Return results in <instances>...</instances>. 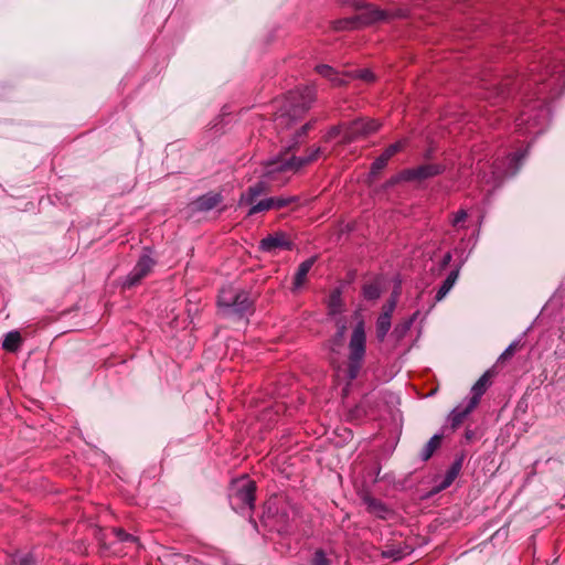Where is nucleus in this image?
I'll return each instance as SVG.
<instances>
[{
  "label": "nucleus",
  "mask_w": 565,
  "mask_h": 565,
  "mask_svg": "<svg viewBox=\"0 0 565 565\" xmlns=\"http://www.w3.org/2000/svg\"><path fill=\"white\" fill-rule=\"evenodd\" d=\"M562 291H563V292H565V285H564V287H563Z\"/></svg>",
  "instance_id": "de8ad7c7"
},
{
  "label": "nucleus",
  "mask_w": 565,
  "mask_h": 565,
  "mask_svg": "<svg viewBox=\"0 0 565 565\" xmlns=\"http://www.w3.org/2000/svg\"><path fill=\"white\" fill-rule=\"evenodd\" d=\"M382 289L379 281L366 284L363 287V296L367 300H375L381 296Z\"/></svg>",
  "instance_id": "cd10ccee"
},
{
  "label": "nucleus",
  "mask_w": 565,
  "mask_h": 565,
  "mask_svg": "<svg viewBox=\"0 0 565 565\" xmlns=\"http://www.w3.org/2000/svg\"><path fill=\"white\" fill-rule=\"evenodd\" d=\"M476 406H471L470 402H468V404L463 407H461V406L456 407L451 412V415H450L451 427L457 428L463 422V419L468 416V414L471 413V411Z\"/></svg>",
  "instance_id": "412c9836"
},
{
  "label": "nucleus",
  "mask_w": 565,
  "mask_h": 565,
  "mask_svg": "<svg viewBox=\"0 0 565 565\" xmlns=\"http://www.w3.org/2000/svg\"><path fill=\"white\" fill-rule=\"evenodd\" d=\"M405 15H406V13H405L403 10H398V11H396L394 14H391V18H392V17L403 18V17H405Z\"/></svg>",
  "instance_id": "a18cd8bd"
},
{
  "label": "nucleus",
  "mask_w": 565,
  "mask_h": 565,
  "mask_svg": "<svg viewBox=\"0 0 565 565\" xmlns=\"http://www.w3.org/2000/svg\"><path fill=\"white\" fill-rule=\"evenodd\" d=\"M271 199L274 200L273 210H279L281 207H285L288 204H290L297 200L296 196L271 198Z\"/></svg>",
  "instance_id": "e433bc0d"
},
{
  "label": "nucleus",
  "mask_w": 565,
  "mask_h": 565,
  "mask_svg": "<svg viewBox=\"0 0 565 565\" xmlns=\"http://www.w3.org/2000/svg\"><path fill=\"white\" fill-rule=\"evenodd\" d=\"M366 350V334L363 320H360L351 334L349 342V355L345 367L342 370L348 382L358 377L363 365Z\"/></svg>",
  "instance_id": "39448f33"
},
{
  "label": "nucleus",
  "mask_w": 565,
  "mask_h": 565,
  "mask_svg": "<svg viewBox=\"0 0 565 565\" xmlns=\"http://www.w3.org/2000/svg\"><path fill=\"white\" fill-rule=\"evenodd\" d=\"M334 86H341V85H344L347 82L341 78L338 74V72L335 71V75H333V81H330Z\"/></svg>",
  "instance_id": "37998d69"
},
{
  "label": "nucleus",
  "mask_w": 565,
  "mask_h": 565,
  "mask_svg": "<svg viewBox=\"0 0 565 565\" xmlns=\"http://www.w3.org/2000/svg\"><path fill=\"white\" fill-rule=\"evenodd\" d=\"M526 151L510 154L503 161L482 162L477 163L478 182L489 185L488 192L498 188L504 178L513 177L520 169L522 160L525 158Z\"/></svg>",
  "instance_id": "20e7f679"
},
{
  "label": "nucleus",
  "mask_w": 565,
  "mask_h": 565,
  "mask_svg": "<svg viewBox=\"0 0 565 565\" xmlns=\"http://www.w3.org/2000/svg\"><path fill=\"white\" fill-rule=\"evenodd\" d=\"M15 565H36L34 557L31 554H19L13 558Z\"/></svg>",
  "instance_id": "c9c22d12"
},
{
  "label": "nucleus",
  "mask_w": 565,
  "mask_h": 565,
  "mask_svg": "<svg viewBox=\"0 0 565 565\" xmlns=\"http://www.w3.org/2000/svg\"><path fill=\"white\" fill-rule=\"evenodd\" d=\"M311 122L305 124L296 132L291 141L285 147L284 153L279 154L273 160H269L266 163L265 173L263 175L264 179L250 185L245 192L242 193L239 205L255 203L258 196L269 192V182L278 181L284 184L287 182L288 178H280V174L282 175L289 172H296L303 166L318 159V157L322 153V149L320 147L315 148L310 154L306 157H287V154L298 146L300 137L305 136L311 129Z\"/></svg>",
  "instance_id": "f03ea898"
},
{
  "label": "nucleus",
  "mask_w": 565,
  "mask_h": 565,
  "mask_svg": "<svg viewBox=\"0 0 565 565\" xmlns=\"http://www.w3.org/2000/svg\"><path fill=\"white\" fill-rule=\"evenodd\" d=\"M21 341L22 339L20 333L18 331H11L6 335L2 347L7 351L14 352L20 347Z\"/></svg>",
  "instance_id": "5701e85b"
},
{
  "label": "nucleus",
  "mask_w": 565,
  "mask_h": 565,
  "mask_svg": "<svg viewBox=\"0 0 565 565\" xmlns=\"http://www.w3.org/2000/svg\"><path fill=\"white\" fill-rule=\"evenodd\" d=\"M311 565H331V559L327 557L322 550H317L311 559Z\"/></svg>",
  "instance_id": "2f4dec72"
},
{
  "label": "nucleus",
  "mask_w": 565,
  "mask_h": 565,
  "mask_svg": "<svg viewBox=\"0 0 565 565\" xmlns=\"http://www.w3.org/2000/svg\"><path fill=\"white\" fill-rule=\"evenodd\" d=\"M490 377H491V374L488 371L472 386V388H471L472 397L469 399V402L471 403V406L478 405L480 397L484 394V392L487 391V388L490 384Z\"/></svg>",
  "instance_id": "dca6fc26"
},
{
  "label": "nucleus",
  "mask_w": 565,
  "mask_h": 565,
  "mask_svg": "<svg viewBox=\"0 0 565 565\" xmlns=\"http://www.w3.org/2000/svg\"><path fill=\"white\" fill-rule=\"evenodd\" d=\"M462 460H463L462 458H458L457 460H455L452 462L450 468L447 470V472L444 477V480L439 484V490H444V489L448 488L455 481V479L459 476L460 470L462 468Z\"/></svg>",
  "instance_id": "aec40b11"
},
{
  "label": "nucleus",
  "mask_w": 565,
  "mask_h": 565,
  "mask_svg": "<svg viewBox=\"0 0 565 565\" xmlns=\"http://www.w3.org/2000/svg\"><path fill=\"white\" fill-rule=\"evenodd\" d=\"M441 443V436L440 435H434L428 443L423 448V451L420 454V457L423 460H428L435 450L440 446Z\"/></svg>",
  "instance_id": "b1692460"
},
{
  "label": "nucleus",
  "mask_w": 565,
  "mask_h": 565,
  "mask_svg": "<svg viewBox=\"0 0 565 565\" xmlns=\"http://www.w3.org/2000/svg\"><path fill=\"white\" fill-rule=\"evenodd\" d=\"M458 277H459V268L454 269L449 273V275L444 280L443 285L440 286V288L438 289V291L436 294V297H435L436 301H441L448 295V292L451 290V288L456 284Z\"/></svg>",
  "instance_id": "6ab92c4d"
},
{
  "label": "nucleus",
  "mask_w": 565,
  "mask_h": 565,
  "mask_svg": "<svg viewBox=\"0 0 565 565\" xmlns=\"http://www.w3.org/2000/svg\"><path fill=\"white\" fill-rule=\"evenodd\" d=\"M273 203H274V200L270 199V198H267V199H263L258 202H255L253 204H249L250 205V209L248 211V215L252 216V215H255L257 213H262V212H266V211H269V210H273Z\"/></svg>",
  "instance_id": "a878e982"
},
{
  "label": "nucleus",
  "mask_w": 565,
  "mask_h": 565,
  "mask_svg": "<svg viewBox=\"0 0 565 565\" xmlns=\"http://www.w3.org/2000/svg\"><path fill=\"white\" fill-rule=\"evenodd\" d=\"M113 533L115 534L119 542L132 543L138 545V539L129 533H126L121 529H114Z\"/></svg>",
  "instance_id": "c85d7f7f"
},
{
  "label": "nucleus",
  "mask_w": 565,
  "mask_h": 565,
  "mask_svg": "<svg viewBox=\"0 0 565 565\" xmlns=\"http://www.w3.org/2000/svg\"><path fill=\"white\" fill-rule=\"evenodd\" d=\"M451 260V254L450 253H446L443 257V260H441V267L445 268L449 265Z\"/></svg>",
  "instance_id": "c03bdc74"
},
{
  "label": "nucleus",
  "mask_w": 565,
  "mask_h": 565,
  "mask_svg": "<svg viewBox=\"0 0 565 565\" xmlns=\"http://www.w3.org/2000/svg\"><path fill=\"white\" fill-rule=\"evenodd\" d=\"M383 555L385 557H390V558H393L394 561H397V559L402 558L403 552L401 550H396V548H387L386 551L383 552Z\"/></svg>",
  "instance_id": "a19ab883"
},
{
  "label": "nucleus",
  "mask_w": 565,
  "mask_h": 565,
  "mask_svg": "<svg viewBox=\"0 0 565 565\" xmlns=\"http://www.w3.org/2000/svg\"><path fill=\"white\" fill-rule=\"evenodd\" d=\"M223 198L220 193H206L190 204V207L193 212H207L216 207Z\"/></svg>",
  "instance_id": "ddd939ff"
},
{
  "label": "nucleus",
  "mask_w": 565,
  "mask_h": 565,
  "mask_svg": "<svg viewBox=\"0 0 565 565\" xmlns=\"http://www.w3.org/2000/svg\"><path fill=\"white\" fill-rule=\"evenodd\" d=\"M353 78H360L364 82H373L375 76L370 70H360L349 74Z\"/></svg>",
  "instance_id": "f704fd0d"
},
{
  "label": "nucleus",
  "mask_w": 565,
  "mask_h": 565,
  "mask_svg": "<svg viewBox=\"0 0 565 565\" xmlns=\"http://www.w3.org/2000/svg\"><path fill=\"white\" fill-rule=\"evenodd\" d=\"M329 313L337 315L342 310V299L341 292L339 289H335L331 292L328 302Z\"/></svg>",
  "instance_id": "bb28decb"
},
{
  "label": "nucleus",
  "mask_w": 565,
  "mask_h": 565,
  "mask_svg": "<svg viewBox=\"0 0 565 565\" xmlns=\"http://www.w3.org/2000/svg\"><path fill=\"white\" fill-rule=\"evenodd\" d=\"M524 106L515 119L518 131L523 135H539L547 126L550 110L545 100L558 96L565 86V67L552 58L542 65L532 63L529 74L516 79Z\"/></svg>",
  "instance_id": "f257e3e1"
},
{
  "label": "nucleus",
  "mask_w": 565,
  "mask_h": 565,
  "mask_svg": "<svg viewBox=\"0 0 565 565\" xmlns=\"http://www.w3.org/2000/svg\"><path fill=\"white\" fill-rule=\"evenodd\" d=\"M381 124L374 119H358L348 124L342 143H350L356 138L366 137L379 130Z\"/></svg>",
  "instance_id": "6e6552de"
},
{
  "label": "nucleus",
  "mask_w": 565,
  "mask_h": 565,
  "mask_svg": "<svg viewBox=\"0 0 565 565\" xmlns=\"http://www.w3.org/2000/svg\"><path fill=\"white\" fill-rule=\"evenodd\" d=\"M250 306L252 301L248 295L245 291L241 290L239 295L236 298V301L233 303V308H228L225 315L242 317L250 309Z\"/></svg>",
  "instance_id": "4468645a"
},
{
  "label": "nucleus",
  "mask_w": 565,
  "mask_h": 565,
  "mask_svg": "<svg viewBox=\"0 0 565 565\" xmlns=\"http://www.w3.org/2000/svg\"><path fill=\"white\" fill-rule=\"evenodd\" d=\"M347 126H348V124H341V125L331 127L330 130L328 131V134L326 135V140L330 141L333 138L339 137L340 135H342V137H343L345 134Z\"/></svg>",
  "instance_id": "7c9ffc66"
},
{
  "label": "nucleus",
  "mask_w": 565,
  "mask_h": 565,
  "mask_svg": "<svg viewBox=\"0 0 565 565\" xmlns=\"http://www.w3.org/2000/svg\"><path fill=\"white\" fill-rule=\"evenodd\" d=\"M397 296H398L397 290H394L391 298L384 305L382 313H387L388 317H392V313L395 310V307L397 303Z\"/></svg>",
  "instance_id": "473e14b6"
},
{
  "label": "nucleus",
  "mask_w": 565,
  "mask_h": 565,
  "mask_svg": "<svg viewBox=\"0 0 565 565\" xmlns=\"http://www.w3.org/2000/svg\"><path fill=\"white\" fill-rule=\"evenodd\" d=\"M255 482L244 476L234 480L230 488L228 499L233 510L237 512L250 511L255 501Z\"/></svg>",
  "instance_id": "423d86ee"
},
{
  "label": "nucleus",
  "mask_w": 565,
  "mask_h": 565,
  "mask_svg": "<svg viewBox=\"0 0 565 565\" xmlns=\"http://www.w3.org/2000/svg\"><path fill=\"white\" fill-rule=\"evenodd\" d=\"M292 247V243L284 232H276L264 237L259 243V248L266 253H276L280 249L289 250Z\"/></svg>",
  "instance_id": "9b49d317"
},
{
  "label": "nucleus",
  "mask_w": 565,
  "mask_h": 565,
  "mask_svg": "<svg viewBox=\"0 0 565 565\" xmlns=\"http://www.w3.org/2000/svg\"><path fill=\"white\" fill-rule=\"evenodd\" d=\"M508 85L509 84H504V87H494L495 94H503Z\"/></svg>",
  "instance_id": "49530a36"
},
{
  "label": "nucleus",
  "mask_w": 565,
  "mask_h": 565,
  "mask_svg": "<svg viewBox=\"0 0 565 565\" xmlns=\"http://www.w3.org/2000/svg\"><path fill=\"white\" fill-rule=\"evenodd\" d=\"M153 266L154 260L147 254L142 255L126 277L122 287L131 288L137 286L151 271Z\"/></svg>",
  "instance_id": "9d476101"
},
{
  "label": "nucleus",
  "mask_w": 565,
  "mask_h": 565,
  "mask_svg": "<svg viewBox=\"0 0 565 565\" xmlns=\"http://www.w3.org/2000/svg\"><path fill=\"white\" fill-rule=\"evenodd\" d=\"M415 318H416V313L413 317L398 323L394 328V330L392 332V337H394L396 339V341H399L401 339H403L405 337V334L409 331Z\"/></svg>",
  "instance_id": "393cba45"
},
{
  "label": "nucleus",
  "mask_w": 565,
  "mask_h": 565,
  "mask_svg": "<svg viewBox=\"0 0 565 565\" xmlns=\"http://www.w3.org/2000/svg\"><path fill=\"white\" fill-rule=\"evenodd\" d=\"M337 326H338V331H337L334 337L329 342V350H330V362L333 365V367L338 369V371L340 372L341 369L337 364L338 363V359H337L335 355L340 353V350H341V348L343 345L344 334H345V331H347V323H345L344 320L339 319L337 321Z\"/></svg>",
  "instance_id": "f8f14e48"
},
{
  "label": "nucleus",
  "mask_w": 565,
  "mask_h": 565,
  "mask_svg": "<svg viewBox=\"0 0 565 565\" xmlns=\"http://www.w3.org/2000/svg\"><path fill=\"white\" fill-rule=\"evenodd\" d=\"M364 502L367 511L380 519H388L392 514L391 509L377 499L366 497Z\"/></svg>",
  "instance_id": "2eb2a0df"
},
{
  "label": "nucleus",
  "mask_w": 565,
  "mask_h": 565,
  "mask_svg": "<svg viewBox=\"0 0 565 565\" xmlns=\"http://www.w3.org/2000/svg\"><path fill=\"white\" fill-rule=\"evenodd\" d=\"M403 148V143L399 141V142H396V143H393L384 152V157L386 159L390 160V158H392L396 152H398L401 149Z\"/></svg>",
  "instance_id": "ea45409f"
},
{
  "label": "nucleus",
  "mask_w": 565,
  "mask_h": 565,
  "mask_svg": "<svg viewBox=\"0 0 565 565\" xmlns=\"http://www.w3.org/2000/svg\"><path fill=\"white\" fill-rule=\"evenodd\" d=\"M356 26L358 25L355 24L354 17L343 19V20H338V21L333 22V29L337 31L345 30V29H354Z\"/></svg>",
  "instance_id": "c756f323"
},
{
  "label": "nucleus",
  "mask_w": 565,
  "mask_h": 565,
  "mask_svg": "<svg viewBox=\"0 0 565 565\" xmlns=\"http://www.w3.org/2000/svg\"><path fill=\"white\" fill-rule=\"evenodd\" d=\"M520 347V342L519 341H514L512 342L504 351L503 353L500 355L499 358V361H505L508 359H510L514 353L515 351L519 349Z\"/></svg>",
  "instance_id": "58836bf2"
},
{
  "label": "nucleus",
  "mask_w": 565,
  "mask_h": 565,
  "mask_svg": "<svg viewBox=\"0 0 565 565\" xmlns=\"http://www.w3.org/2000/svg\"><path fill=\"white\" fill-rule=\"evenodd\" d=\"M315 260H316V258L311 257V258L306 259L305 262H302L299 265V267L295 274V279H294V287L296 289L300 288L305 284L307 275L310 271L311 267L313 266Z\"/></svg>",
  "instance_id": "a211bd4d"
},
{
  "label": "nucleus",
  "mask_w": 565,
  "mask_h": 565,
  "mask_svg": "<svg viewBox=\"0 0 565 565\" xmlns=\"http://www.w3.org/2000/svg\"><path fill=\"white\" fill-rule=\"evenodd\" d=\"M388 159L384 157L382 153L375 161L372 163L371 173L373 175L380 173V171L387 164Z\"/></svg>",
  "instance_id": "4c0bfd02"
},
{
  "label": "nucleus",
  "mask_w": 565,
  "mask_h": 565,
  "mask_svg": "<svg viewBox=\"0 0 565 565\" xmlns=\"http://www.w3.org/2000/svg\"><path fill=\"white\" fill-rule=\"evenodd\" d=\"M241 290H236L233 287L223 288L218 295V307L225 315L228 308H233V303L236 301Z\"/></svg>",
  "instance_id": "f3484780"
},
{
  "label": "nucleus",
  "mask_w": 565,
  "mask_h": 565,
  "mask_svg": "<svg viewBox=\"0 0 565 565\" xmlns=\"http://www.w3.org/2000/svg\"><path fill=\"white\" fill-rule=\"evenodd\" d=\"M391 329V317L387 313H381L376 321V338L383 341Z\"/></svg>",
  "instance_id": "4be33fe9"
},
{
  "label": "nucleus",
  "mask_w": 565,
  "mask_h": 565,
  "mask_svg": "<svg viewBox=\"0 0 565 565\" xmlns=\"http://www.w3.org/2000/svg\"><path fill=\"white\" fill-rule=\"evenodd\" d=\"M345 3L351 6L354 10L361 11L354 17L358 26H369L391 19L388 11L382 10L372 3L360 0H345Z\"/></svg>",
  "instance_id": "0eeeda50"
},
{
  "label": "nucleus",
  "mask_w": 565,
  "mask_h": 565,
  "mask_svg": "<svg viewBox=\"0 0 565 565\" xmlns=\"http://www.w3.org/2000/svg\"><path fill=\"white\" fill-rule=\"evenodd\" d=\"M316 71L318 74L328 78L329 81H333V75H335V70L327 64L317 65Z\"/></svg>",
  "instance_id": "72a5a7b5"
},
{
  "label": "nucleus",
  "mask_w": 565,
  "mask_h": 565,
  "mask_svg": "<svg viewBox=\"0 0 565 565\" xmlns=\"http://www.w3.org/2000/svg\"><path fill=\"white\" fill-rule=\"evenodd\" d=\"M444 168L439 164H423L414 169L402 171L396 178L392 180V183L398 181H413V180H426L428 178L440 174Z\"/></svg>",
  "instance_id": "1a4fd4ad"
},
{
  "label": "nucleus",
  "mask_w": 565,
  "mask_h": 565,
  "mask_svg": "<svg viewBox=\"0 0 565 565\" xmlns=\"http://www.w3.org/2000/svg\"><path fill=\"white\" fill-rule=\"evenodd\" d=\"M315 99L316 92L312 87H301L289 92L284 106L275 115L276 129H288L310 108Z\"/></svg>",
  "instance_id": "7ed1b4c3"
},
{
  "label": "nucleus",
  "mask_w": 565,
  "mask_h": 565,
  "mask_svg": "<svg viewBox=\"0 0 565 565\" xmlns=\"http://www.w3.org/2000/svg\"><path fill=\"white\" fill-rule=\"evenodd\" d=\"M468 214L465 210H460L455 214V217L452 220V225L458 226L460 223L465 222Z\"/></svg>",
  "instance_id": "79ce46f5"
}]
</instances>
